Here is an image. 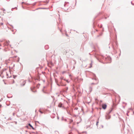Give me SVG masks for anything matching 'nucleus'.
<instances>
[{"label":"nucleus","mask_w":134,"mask_h":134,"mask_svg":"<svg viewBox=\"0 0 134 134\" xmlns=\"http://www.w3.org/2000/svg\"><path fill=\"white\" fill-rule=\"evenodd\" d=\"M26 83L25 81L22 80L20 81V85L21 87L23 86Z\"/></svg>","instance_id":"obj_1"},{"label":"nucleus","mask_w":134,"mask_h":134,"mask_svg":"<svg viewBox=\"0 0 134 134\" xmlns=\"http://www.w3.org/2000/svg\"><path fill=\"white\" fill-rule=\"evenodd\" d=\"M107 107V105L105 104H103L102 105V108L104 109H106Z\"/></svg>","instance_id":"obj_2"},{"label":"nucleus","mask_w":134,"mask_h":134,"mask_svg":"<svg viewBox=\"0 0 134 134\" xmlns=\"http://www.w3.org/2000/svg\"><path fill=\"white\" fill-rule=\"evenodd\" d=\"M62 104L61 103H60L58 105V107H62Z\"/></svg>","instance_id":"obj_3"},{"label":"nucleus","mask_w":134,"mask_h":134,"mask_svg":"<svg viewBox=\"0 0 134 134\" xmlns=\"http://www.w3.org/2000/svg\"><path fill=\"white\" fill-rule=\"evenodd\" d=\"M2 10L3 11V13H5V12H4V11H5V9H2Z\"/></svg>","instance_id":"obj_4"},{"label":"nucleus","mask_w":134,"mask_h":134,"mask_svg":"<svg viewBox=\"0 0 134 134\" xmlns=\"http://www.w3.org/2000/svg\"><path fill=\"white\" fill-rule=\"evenodd\" d=\"M108 118H106L107 119H109L110 117V116L109 115H108Z\"/></svg>","instance_id":"obj_5"},{"label":"nucleus","mask_w":134,"mask_h":134,"mask_svg":"<svg viewBox=\"0 0 134 134\" xmlns=\"http://www.w3.org/2000/svg\"><path fill=\"white\" fill-rule=\"evenodd\" d=\"M3 24V23H0V26L2 25Z\"/></svg>","instance_id":"obj_6"},{"label":"nucleus","mask_w":134,"mask_h":134,"mask_svg":"<svg viewBox=\"0 0 134 134\" xmlns=\"http://www.w3.org/2000/svg\"><path fill=\"white\" fill-rule=\"evenodd\" d=\"M29 125L32 128V126L30 124H29Z\"/></svg>","instance_id":"obj_7"},{"label":"nucleus","mask_w":134,"mask_h":134,"mask_svg":"<svg viewBox=\"0 0 134 134\" xmlns=\"http://www.w3.org/2000/svg\"><path fill=\"white\" fill-rule=\"evenodd\" d=\"M39 111L40 113H43L40 110H39Z\"/></svg>","instance_id":"obj_8"},{"label":"nucleus","mask_w":134,"mask_h":134,"mask_svg":"<svg viewBox=\"0 0 134 134\" xmlns=\"http://www.w3.org/2000/svg\"><path fill=\"white\" fill-rule=\"evenodd\" d=\"M61 79H63V78H62H62H61Z\"/></svg>","instance_id":"obj_9"},{"label":"nucleus","mask_w":134,"mask_h":134,"mask_svg":"<svg viewBox=\"0 0 134 134\" xmlns=\"http://www.w3.org/2000/svg\"><path fill=\"white\" fill-rule=\"evenodd\" d=\"M7 76H8V74H7Z\"/></svg>","instance_id":"obj_10"},{"label":"nucleus","mask_w":134,"mask_h":134,"mask_svg":"<svg viewBox=\"0 0 134 134\" xmlns=\"http://www.w3.org/2000/svg\"><path fill=\"white\" fill-rule=\"evenodd\" d=\"M98 122L97 123V124H98Z\"/></svg>","instance_id":"obj_11"}]
</instances>
